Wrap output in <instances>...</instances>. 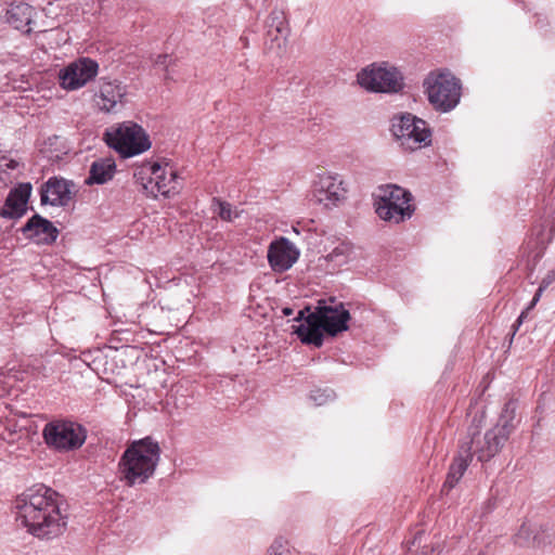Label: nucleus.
<instances>
[{
	"instance_id": "1",
	"label": "nucleus",
	"mask_w": 555,
	"mask_h": 555,
	"mask_svg": "<svg viewBox=\"0 0 555 555\" xmlns=\"http://www.w3.org/2000/svg\"><path fill=\"white\" fill-rule=\"evenodd\" d=\"M16 520L38 539L51 540L67 528V515L61 511V496L44 485H36L20 494L15 502Z\"/></svg>"
},
{
	"instance_id": "2",
	"label": "nucleus",
	"mask_w": 555,
	"mask_h": 555,
	"mask_svg": "<svg viewBox=\"0 0 555 555\" xmlns=\"http://www.w3.org/2000/svg\"><path fill=\"white\" fill-rule=\"evenodd\" d=\"M333 302L334 299L331 298V305L320 301L313 312L310 311V307H305L298 311L294 321H305V323L295 326L294 333L302 344L319 348L323 345V332L335 336L348 330L349 311L345 309L341 302L335 305Z\"/></svg>"
},
{
	"instance_id": "3",
	"label": "nucleus",
	"mask_w": 555,
	"mask_h": 555,
	"mask_svg": "<svg viewBox=\"0 0 555 555\" xmlns=\"http://www.w3.org/2000/svg\"><path fill=\"white\" fill-rule=\"evenodd\" d=\"M160 447L152 437L133 440L118 462L119 479L128 487L143 485L155 474Z\"/></svg>"
},
{
	"instance_id": "4",
	"label": "nucleus",
	"mask_w": 555,
	"mask_h": 555,
	"mask_svg": "<svg viewBox=\"0 0 555 555\" xmlns=\"http://www.w3.org/2000/svg\"><path fill=\"white\" fill-rule=\"evenodd\" d=\"M374 201L377 216L395 224L410 219L415 210L412 194L397 184L380 185L374 194Z\"/></svg>"
},
{
	"instance_id": "5",
	"label": "nucleus",
	"mask_w": 555,
	"mask_h": 555,
	"mask_svg": "<svg viewBox=\"0 0 555 555\" xmlns=\"http://www.w3.org/2000/svg\"><path fill=\"white\" fill-rule=\"evenodd\" d=\"M424 88L431 106L441 113L456 107L461 99V82L449 70L431 72L424 80Z\"/></svg>"
},
{
	"instance_id": "6",
	"label": "nucleus",
	"mask_w": 555,
	"mask_h": 555,
	"mask_svg": "<svg viewBox=\"0 0 555 555\" xmlns=\"http://www.w3.org/2000/svg\"><path fill=\"white\" fill-rule=\"evenodd\" d=\"M104 141L122 157H132L151 147L149 135L141 126L132 121L106 129Z\"/></svg>"
},
{
	"instance_id": "7",
	"label": "nucleus",
	"mask_w": 555,
	"mask_h": 555,
	"mask_svg": "<svg viewBox=\"0 0 555 555\" xmlns=\"http://www.w3.org/2000/svg\"><path fill=\"white\" fill-rule=\"evenodd\" d=\"M134 177L140 179L143 188L155 197L158 194L169 197L181 189L178 172L169 164L162 166L156 162H146L134 172Z\"/></svg>"
},
{
	"instance_id": "8",
	"label": "nucleus",
	"mask_w": 555,
	"mask_h": 555,
	"mask_svg": "<svg viewBox=\"0 0 555 555\" xmlns=\"http://www.w3.org/2000/svg\"><path fill=\"white\" fill-rule=\"evenodd\" d=\"M508 427L506 425H495L487 430L483 436L480 435L478 426L468 428V439L461 446L472 456H476L479 462H488L493 459L504 447L509 438Z\"/></svg>"
},
{
	"instance_id": "9",
	"label": "nucleus",
	"mask_w": 555,
	"mask_h": 555,
	"mask_svg": "<svg viewBox=\"0 0 555 555\" xmlns=\"http://www.w3.org/2000/svg\"><path fill=\"white\" fill-rule=\"evenodd\" d=\"M391 133L406 151H416L431 143L427 122L409 113L392 118Z\"/></svg>"
},
{
	"instance_id": "10",
	"label": "nucleus",
	"mask_w": 555,
	"mask_h": 555,
	"mask_svg": "<svg viewBox=\"0 0 555 555\" xmlns=\"http://www.w3.org/2000/svg\"><path fill=\"white\" fill-rule=\"evenodd\" d=\"M358 83L367 91L398 93L404 87L402 73L387 63L372 64L357 75Z\"/></svg>"
},
{
	"instance_id": "11",
	"label": "nucleus",
	"mask_w": 555,
	"mask_h": 555,
	"mask_svg": "<svg viewBox=\"0 0 555 555\" xmlns=\"http://www.w3.org/2000/svg\"><path fill=\"white\" fill-rule=\"evenodd\" d=\"M42 437L48 447L57 451H69L80 448L87 438L86 429L69 420H53L47 423Z\"/></svg>"
},
{
	"instance_id": "12",
	"label": "nucleus",
	"mask_w": 555,
	"mask_h": 555,
	"mask_svg": "<svg viewBox=\"0 0 555 555\" xmlns=\"http://www.w3.org/2000/svg\"><path fill=\"white\" fill-rule=\"evenodd\" d=\"M98 70V62L90 57H80L60 69V86L67 91L78 90L93 80Z\"/></svg>"
},
{
	"instance_id": "13",
	"label": "nucleus",
	"mask_w": 555,
	"mask_h": 555,
	"mask_svg": "<svg viewBox=\"0 0 555 555\" xmlns=\"http://www.w3.org/2000/svg\"><path fill=\"white\" fill-rule=\"evenodd\" d=\"M127 86L114 80H100L99 92L95 94V104L101 112L117 113L126 104Z\"/></svg>"
},
{
	"instance_id": "14",
	"label": "nucleus",
	"mask_w": 555,
	"mask_h": 555,
	"mask_svg": "<svg viewBox=\"0 0 555 555\" xmlns=\"http://www.w3.org/2000/svg\"><path fill=\"white\" fill-rule=\"evenodd\" d=\"M267 258L274 272L283 273L298 260L299 250L288 238L280 237L270 243Z\"/></svg>"
},
{
	"instance_id": "15",
	"label": "nucleus",
	"mask_w": 555,
	"mask_h": 555,
	"mask_svg": "<svg viewBox=\"0 0 555 555\" xmlns=\"http://www.w3.org/2000/svg\"><path fill=\"white\" fill-rule=\"evenodd\" d=\"M73 181L62 177L49 178L40 188L41 205H51L54 207H65L73 197Z\"/></svg>"
},
{
	"instance_id": "16",
	"label": "nucleus",
	"mask_w": 555,
	"mask_h": 555,
	"mask_svg": "<svg viewBox=\"0 0 555 555\" xmlns=\"http://www.w3.org/2000/svg\"><path fill=\"white\" fill-rule=\"evenodd\" d=\"M21 231L26 238L33 240L37 244H52L59 235V230L54 224L37 214L22 227Z\"/></svg>"
},
{
	"instance_id": "17",
	"label": "nucleus",
	"mask_w": 555,
	"mask_h": 555,
	"mask_svg": "<svg viewBox=\"0 0 555 555\" xmlns=\"http://www.w3.org/2000/svg\"><path fill=\"white\" fill-rule=\"evenodd\" d=\"M346 189L343 186V181L337 176H322L320 177L318 188L315 190V198L320 204L330 208L336 206L345 198Z\"/></svg>"
},
{
	"instance_id": "18",
	"label": "nucleus",
	"mask_w": 555,
	"mask_h": 555,
	"mask_svg": "<svg viewBox=\"0 0 555 555\" xmlns=\"http://www.w3.org/2000/svg\"><path fill=\"white\" fill-rule=\"evenodd\" d=\"M552 534L546 526L535 522H524L515 535L520 546L541 547L551 543Z\"/></svg>"
},
{
	"instance_id": "19",
	"label": "nucleus",
	"mask_w": 555,
	"mask_h": 555,
	"mask_svg": "<svg viewBox=\"0 0 555 555\" xmlns=\"http://www.w3.org/2000/svg\"><path fill=\"white\" fill-rule=\"evenodd\" d=\"M267 41H270V49L279 50L285 48L288 36V26L283 11L273 10L267 18Z\"/></svg>"
},
{
	"instance_id": "20",
	"label": "nucleus",
	"mask_w": 555,
	"mask_h": 555,
	"mask_svg": "<svg viewBox=\"0 0 555 555\" xmlns=\"http://www.w3.org/2000/svg\"><path fill=\"white\" fill-rule=\"evenodd\" d=\"M35 9L24 2L12 3L5 13L7 22L17 30L30 33Z\"/></svg>"
},
{
	"instance_id": "21",
	"label": "nucleus",
	"mask_w": 555,
	"mask_h": 555,
	"mask_svg": "<svg viewBox=\"0 0 555 555\" xmlns=\"http://www.w3.org/2000/svg\"><path fill=\"white\" fill-rule=\"evenodd\" d=\"M472 460V454L468 453L466 450L464 451V448L460 446L457 455L453 459L449 467L447 479L441 489L442 493H448L457 485V482L461 480L464 473L468 468Z\"/></svg>"
},
{
	"instance_id": "22",
	"label": "nucleus",
	"mask_w": 555,
	"mask_h": 555,
	"mask_svg": "<svg viewBox=\"0 0 555 555\" xmlns=\"http://www.w3.org/2000/svg\"><path fill=\"white\" fill-rule=\"evenodd\" d=\"M116 164L113 158L105 157L95 159L89 170V177L86 179V184H103L109 181L115 172Z\"/></svg>"
},
{
	"instance_id": "23",
	"label": "nucleus",
	"mask_w": 555,
	"mask_h": 555,
	"mask_svg": "<svg viewBox=\"0 0 555 555\" xmlns=\"http://www.w3.org/2000/svg\"><path fill=\"white\" fill-rule=\"evenodd\" d=\"M555 282V269L548 271L545 276L542 279L532 300L529 302V305L527 306V308L521 311L520 315L517 318L516 320V323L514 324V333L519 328V326L521 325V323L524 322V320L527 318V314L529 313L530 310H532L537 304L539 302V300L541 299L543 293L545 292V289L553 283Z\"/></svg>"
},
{
	"instance_id": "24",
	"label": "nucleus",
	"mask_w": 555,
	"mask_h": 555,
	"mask_svg": "<svg viewBox=\"0 0 555 555\" xmlns=\"http://www.w3.org/2000/svg\"><path fill=\"white\" fill-rule=\"evenodd\" d=\"M353 258V246L349 242H339L331 253L326 255V260L334 267H341Z\"/></svg>"
},
{
	"instance_id": "25",
	"label": "nucleus",
	"mask_w": 555,
	"mask_h": 555,
	"mask_svg": "<svg viewBox=\"0 0 555 555\" xmlns=\"http://www.w3.org/2000/svg\"><path fill=\"white\" fill-rule=\"evenodd\" d=\"M212 210L223 221H233L238 217V212L232 209V205L218 197H214L211 201Z\"/></svg>"
},
{
	"instance_id": "26",
	"label": "nucleus",
	"mask_w": 555,
	"mask_h": 555,
	"mask_svg": "<svg viewBox=\"0 0 555 555\" xmlns=\"http://www.w3.org/2000/svg\"><path fill=\"white\" fill-rule=\"evenodd\" d=\"M517 401L515 399H509L505 404L500 415V421L496 425H506L508 427V434L515 429L513 425V421L516 415Z\"/></svg>"
},
{
	"instance_id": "27",
	"label": "nucleus",
	"mask_w": 555,
	"mask_h": 555,
	"mask_svg": "<svg viewBox=\"0 0 555 555\" xmlns=\"http://www.w3.org/2000/svg\"><path fill=\"white\" fill-rule=\"evenodd\" d=\"M26 212V205H21L20 202L14 201L13 197H9L5 201V208L1 211L2 217L17 219Z\"/></svg>"
},
{
	"instance_id": "28",
	"label": "nucleus",
	"mask_w": 555,
	"mask_h": 555,
	"mask_svg": "<svg viewBox=\"0 0 555 555\" xmlns=\"http://www.w3.org/2000/svg\"><path fill=\"white\" fill-rule=\"evenodd\" d=\"M31 194V184L30 183H21L17 188L12 190L9 194V197H13L14 201L20 202L21 205H26Z\"/></svg>"
},
{
	"instance_id": "29",
	"label": "nucleus",
	"mask_w": 555,
	"mask_h": 555,
	"mask_svg": "<svg viewBox=\"0 0 555 555\" xmlns=\"http://www.w3.org/2000/svg\"><path fill=\"white\" fill-rule=\"evenodd\" d=\"M335 392L330 388L317 389L311 391L310 399L315 405H323L328 401L334 400Z\"/></svg>"
},
{
	"instance_id": "30",
	"label": "nucleus",
	"mask_w": 555,
	"mask_h": 555,
	"mask_svg": "<svg viewBox=\"0 0 555 555\" xmlns=\"http://www.w3.org/2000/svg\"><path fill=\"white\" fill-rule=\"evenodd\" d=\"M269 555H291V552L282 540H275L269 550Z\"/></svg>"
},
{
	"instance_id": "31",
	"label": "nucleus",
	"mask_w": 555,
	"mask_h": 555,
	"mask_svg": "<svg viewBox=\"0 0 555 555\" xmlns=\"http://www.w3.org/2000/svg\"><path fill=\"white\" fill-rule=\"evenodd\" d=\"M171 62V59L168 54H159L154 60L155 66L164 67L165 69L168 68L169 64Z\"/></svg>"
},
{
	"instance_id": "32",
	"label": "nucleus",
	"mask_w": 555,
	"mask_h": 555,
	"mask_svg": "<svg viewBox=\"0 0 555 555\" xmlns=\"http://www.w3.org/2000/svg\"><path fill=\"white\" fill-rule=\"evenodd\" d=\"M415 555H438L434 546L425 545L422 551Z\"/></svg>"
},
{
	"instance_id": "33",
	"label": "nucleus",
	"mask_w": 555,
	"mask_h": 555,
	"mask_svg": "<svg viewBox=\"0 0 555 555\" xmlns=\"http://www.w3.org/2000/svg\"><path fill=\"white\" fill-rule=\"evenodd\" d=\"M282 312L284 315L288 317V315L293 314V309L289 307H285V308H283Z\"/></svg>"
},
{
	"instance_id": "34",
	"label": "nucleus",
	"mask_w": 555,
	"mask_h": 555,
	"mask_svg": "<svg viewBox=\"0 0 555 555\" xmlns=\"http://www.w3.org/2000/svg\"><path fill=\"white\" fill-rule=\"evenodd\" d=\"M9 167H10L11 169H14V168H15V165H9Z\"/></svg>"
}]
</instances>
